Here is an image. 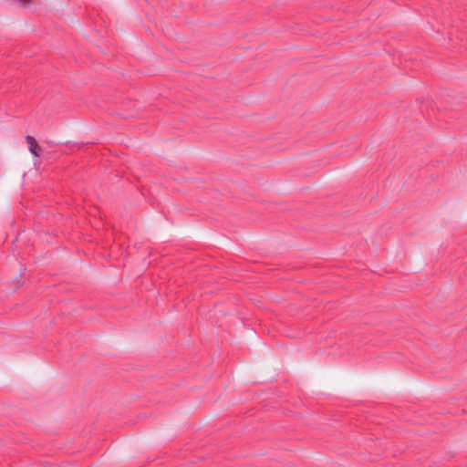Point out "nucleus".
Returning <instances> with one entry per match:
<instances>
[{
  "instance_id": "nucleus-1",
  "label": "nucleus",
  "mask_w": 467,
  "mask_h": 467,
  "mask_svg": "<svg viewBox=\"0 0 467 467\" xmlns=\"http://www.w3.org/2000/svg\"><path fill=\"white\" fill-rule=\"evenodd\" d=\"M26 142L28 144L29 151L35 157H38L39 156V151H40V147H39L38 143L36 142V140H35V138L30 136V135H27L26 137Z\"/></svg>"
},
{
  "instance_id": "nucleus-2",
  "label": "nucleus",
  "mask_w": 467,
  "mask_h": 467,
  "mask_svg": "<svg viewBox=\"0 0 467 467\" xmlns=\"http://www.w3.org/2000/svg\"><path fill=\"white\" fill-rule=\"evenodd\" d=\"M19 1L22 3H28V2H31L32 0H19Z\"/></svg>"
}]
</instances>
